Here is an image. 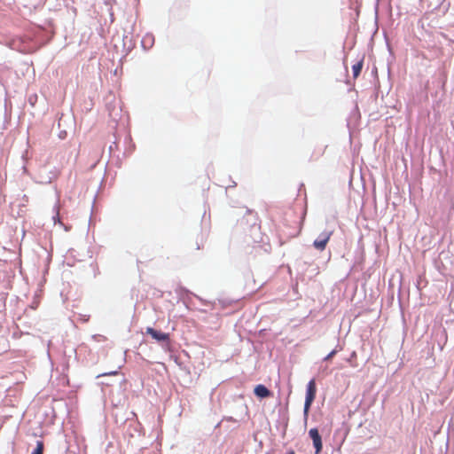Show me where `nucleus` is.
Returning <instances> with one entry per match:
<instances>
[{"mask_svg": "<svg viewBox=\"0 0 454 454\" xmlns=\"http://www.w3.org/2000/svg\"><path fill=\"white\" fill-rule=\"evenodd\" d=\"M317 393V386L315 380H311L309 381L307 385V391H306V398H305V403H304V410H303V417H304V423L307 424L308 418H309V412L310 406L315 400Z\"/></svg>", "mask_w": 454, "mask_h": 454, "instance_id": "1", "label": "nucleus"}, {"mask_svg": "<svg viewBox=\"0 0 454 454\" xmlns=\"http://www.w3.org/2000/svg\"><path fill=\"white\" fill-rule=\"evenodd\" d=\"M333 235V231H324L320 234L318 239H317L313 242V246L316 249L319 251H324L327 246L328 241L330 240Z\"/></svg>", "mask_w": 454, "mask_h": 454, "instance_id": "2", "label": "nucleus"}, {"mask_svg": "<svg viewBox=\"0 0 454 454\" xmlns=\"http://www.w3.org/2000/svg\"><path fill=\"white\" fill-rule=\"evenodd\" d=\"M309 435L313 442V446L315 448V453L319 454L322 451L323 443L321 435L317 430V428H311L309 431Z\"/></svg>", "mask_w": 454, "mask_h": 454, "instance_id": "3", "label": "nucleus"}, {"mask_svg": "<svg viewBox=\"0 0 454 454\" xmlns=\"http://www.w3.org/2000/svg\"><path fill=\"white\" fill-rule=\"evenodd\" d=\"M146 333L151 335L157 341H168L169 340L168 333L156 331L153 327H147Z\"/></svg>", "mask_w": 454, "mask_h": 454, "instance_id": "4", "label": "nucleus"}, {"mask_svg": "<svg viewBox=\"0 0 454 454\" xmlns=\"http://www.w3.org/2000/svg\"><path fill=\"white\" fill-rule=\"evenodd\" d=\"M254 394L261 398H265L270 395V390L263 385H257L254 387Z\"/></svg>", "mask_w": 454, "mask_h": 454, "instance_id": "5", "label": "nucleus"}, {"mask_svg": "<svg viewBox=\"0 0 454 454\" xmlns=\"http://www.w3.org/2000/svg\"><path fill=\"white\" fill-rule=\"evenodd\" d=\"M363 65H364V59H362L352 66L353 77L355 79H356L359 76V74L362 71V68H363Z\"/></svg>", "mask_w": 454, "mask_h": 454, "instance_id": "6", "label": "nucleus"}, {"mask_svg": "<svg viewBox=\"0 0 454 454\" xmlns=\"http://www.w3.org/2000/svg\"><path fill=\"white\" fill-rule=\"evenodd\" d=\"M43 442L42 441H37L36 447L32 452V454H43Z\"/></svg>", "mask_w": 454, "mask_h": 454, "instance_id": "7", "label": "nucleus"}, {"mask_svg": "<svg viewBox=\"0 0 454 454\" xmlns=\"http://www.w3.org/2000/svg\"><path fill=\"white\" fill-rule=\"evenodd\" d=\"M118 374V372L117 371H114V372H106V373H102V374H99L98 376V378L99 377H104V376H108V375H117Z\"/></svg>", "mask_w": 454, "mask_h": 454, "instance_id": "8", "label": "nucleus"}, {"mask_svg": "<svg viewBox=\"0 0 454 454\" xmlns=\"http://www.w3.org/2000/svg\"><path fill=\"white\" fill-rule=\"evenodd\" d=\"M336 350H333L331 351L325 357V360H330L335 354H336Z\"/></svg>", "mask_w": 454, "mask_h": 454, "instance_id": "9", "label": "nucleus"}, {"mask_svg": "<svg viewBox=\"0 0 454 454\" xmlns=\"http://www.w3.org/2000/svg\"><path fill=\"white\" fill-rule=\"evenodd\" d=\"M147 39H148L149 41H152V40H153V38H152L151 36H146V37H145V38L143 39V43H145Z\"/></svg>", "mask_w": 454, "mask_h": 454, "instance_id": "10", "label": "nucleus"}, {"mask_svg": "<svg viewBox=\"0 0 454 454\" xmlns=\"http://www.w3.org/2000/svg\"><path fill=\"white\" fill-rule=\"evenodd\" d=\"M287 454H295L294 451L291 450L290 452H288Z\"/></svg>", "mask_w": 454, "mask_h": 454, "instance_id": "11", "label": "nucleus"}]
</instances>
